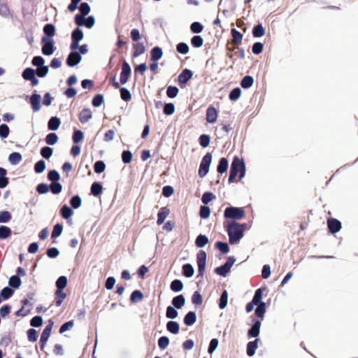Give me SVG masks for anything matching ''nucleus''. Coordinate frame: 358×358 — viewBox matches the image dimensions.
I'll return each instance as SVG.
<instances>
[{
    "label": "nucleus",
    "mask_w": 358,
    "mask_h": 358,
    "mask_svg": "<svg viewBox=\"0 0 358 358\" xmlns=\"http://www.w3.org/2000/svg\"><path fill=\"white\" fill-rule=\"evenodd\" d=\"M224 227L229 236V243L236 244L243 238L247 224H239L236 221H231L228 222Z\"/></svg>",
    "instance_id": "nucleus-1"
},
{
    "label": "nucleus",
    "mask_w": 358,
    "mask_h": 358,
    "mask_svg": "<svg viewBox=\"0 0 358 358\" xmlns=\"http://www.w3.org/2000/svg\"><path fill=\"white\" fill-rule=\"evenodd\" d=\"M239 173V180H241L245 173V166L243 161L240 159L238 157H235L232 161L229 177V182H234L238 180L236 178Z\"/></svg>",
    "instance_id": "nucleus-2"
},
{
    "label": "nucleus",
    "mask_w": 358,
    "mask_h": 358,
    "mask_svg": "<svg viewBox=\"0 0 358 358\" xmlns=\"http://www.w3.org/2000/svg\"><path fill=\"white\" fill-rule=\"evenodd\" d=\"M224 216L227 219L241 220L245 217V210L242 208L228 207L224 210Z\"/></svg>",
    "instance_id": "nucleus-3"
},
{
    "label": "nucleus",
    "mask_w": 358,
    "mask_h": 358,
    "mask_svg": "<svg viewBox=\"0 0 358 358\" xmlns=\"http://www.w3.org/2000/svg\"><path fill=\"white\" fill-rule=\"evenodd\" d=\"M212 161V155L210 152L206 153L201 159L199 169V176L201 178H203L206 176L209 171V167Z\"/></svg>",
    "instance_id": "nucleus-4"
},
{
    "label": "nucleus",
    "mask_w": 358,
    "mask_h": 358,
    "mask_svg": "<svg viewBox=\"0 0 358 358\" xmlns=\"http://www.w3.org/2000/svg\"><path fill=\"white\" fill-rule=\"evenodd\" d=\"M236 259L234 257H229L226 263L221 266L217 267L215 269V272L219 275L225 277L230 271Z\"/></svg>",
    "instance_id": "nucleus-5"
},
{
    "label": "nucleus",
    "mask_w": 358,
    "mask_h": 358,
    "mask_svg": "<svg viewBox=\"0 0 358 358\" xmlns=\"http://www.w3.org/2000/svg\"><path fill=\"white\" fill-rule=\"evenodd\" d=\"M42 43L43 54L48 56L52 55L55 50L53 39L50 37H43Z\"/></svg>",
    "instance_id": "nucleus-6"
},
{
    "label": "nucleus",
    "mask_w": 358,
    "mask_h": 358,
    "mask_svg": "<svg viewBox=\"0 0 358 358\" xmlns=\"http://www.w3.org/2000/svg\"><path fill=\"white\" fill-rule=\"evenodd\" d=\"M206 253L203 250H200L196 255V262L198 266V276L202 277L206 268Z\"/></svg>",
    "instance_id": "nucleus-7"
},
{
    "label": "nucleus",
    "mask_w": 358,
    "mask_h": 358,
    "mask_svg": "<svg viewBox=\"0 0 358 358\" xmlns=\"http://www.w3.org/2000/svg\"><path fill=\"white\" fill-rule=\"evenodd\" d=\"M75 22L78 26H85L90 29L94 25L95 20L93 16H89L87 18H85L83 15H76Z\"/></svg>",
    "instance_id": "nucleus-8"
},
{
    "label": "nucleus",
    "mask_w": 358,
    "mask_h": 358,
    "mask_svg": "<svg viewBox=\"0 0 358 358\" xmlns=\"http://www.w3.org/2000/svg\"><path fill=\"white\" fill-rule=\"evenodd\" d=\"M131 71L129 64L127 62H124L122 64V71L120 77V83L121 85H124L128 81Z\"/></svg>",
    "instance_id": "nucleus-9"
},
{
    "label": "nucleus",
    "mask_w": 358,
    "mask_h": 358,
    "mask_svg": "<svg viewBox=\"0 0 358 358\" xmlns=\"http://www.w3.org/2000/svg\"><path fill=\"white\" fill-rule=\"evenodd\" d=\"M193 76V73L191 70L185 69L182 71L178 77V81L180 85L186 84Z\"/></svg>",
    "instance_id": "nucleus-10"
},
{
    "label": "nucleus",
    "mask_w": 358,
    "mask_h": 358,
    "mask_svg": "<svg viewBox=\"0 0 358 358\" xmlns=\"http://www.w3.org/2000/svg\"><path fill=\"white\" fill-rule=\"evenodd\" d=\"M81 59L82 57L78 52H72L68 56L66 64L69 66L73 67L79 64Z\"/></svg>",
    "instance_id": "nucleus-11"
},
{
    "label": "nucleus",
    "mask_w": 358,
    "mask_h": 358,
    "mask_svg": "<svg viewBox=\"0 0 358 358\" xmlns=\"http://www.w3.org/2000/svg\"><path fill=\"white\" fill-rule=\"evenodd\" d=\"M327 226L329 231L331 234H335L340 231L341 228V223L339 220L335 218H330L327 220Z\"/></svg>",
    "instance_id": "nucleus-12"
},
{
    "label": "nucleus",
    "mask_w": 358,
    "mask_h": 358,
    "mask_svg": "<svg viewBox=\"0 0 358 358\" xmlns=\"http://www.w3.org/2000/svg\"><path fill=\"white\" fill-rule=\"evenodd\" d=\"M52 325H53V322H52L50 320V324L48 326H46V327L44 329V330L41 336V339H40L41 348H43V346L46 344V343L50 337Z\"/></svg>",
    "instance_id": "nucleus-13"
},
{
    "label": "nucleus",
    "mask_w": 358,
    "mask_h": 358,
    "mask_svg": "<svg viewBox=\"0 0 358 358\" xmlns=\"http://www.w3.org/2000/svg\"><path fill=\"white\" fill-rule=\"evenodd\" d=\"M115 78L113 77V87L115 88H120V97L124 101H129L131 99V94L130 92L125 87H120L118 83L114 82Z\"/></svg>",
    "instance_id": "nucleus-14"
},
{
    "label": "nucleus",
    "mask_w": 358,
    "mask_h": 358,
    "mask_svg": "<svg viewBox=\"0 0 358 358\" xmlns=\"http://www.w3.org/2000/svg\"><path fill=\"white\" fill-rule=\"evenodd\" d=\"M217 118V110L212 106L206 110V121L209 123H215Z\"/></svg>",
    "instance_id": "nucleus-15"
},
{
    "label": "nucleus",
    "mask_w": 358,
    "mask_h": 358,
    "mask_svg": "<svg viewBox=\"0 0 358 358\" xmlns=\"http://www.w3.org/2000/svg\"><path fill=\"white\" fill-rule=\"evenodd\" d=\"M261 320H257L254 321L252 327L248 330V336L250 337H257L259 334L261 327Z\"/></svg>",
    "instance_id": "nucleus-16"
},
{
    "label": "nucleus",
    "mask_w": 358,
    "mask_h": 358,
    "mask_svg": "<svg viewBox=\"0 0 358 358\" xmlns=\"http://www.w3.org/2000/svg\"><path fill=\"white\" fill-rule=\"evenodd\" d=\"M41 95L38 94H34L31 98H30V103L31 105V107L33 108V110L35 112H37L41 108Z\"/></svg>",
    "instance_id": "nucleus-17"
},
{
    "label": "nucleus",
    "mask_w": 358,
    "mask_h": 358,
    "mask_svg": "<svg viewBox=\"0 0 358 358\" xmlns=\"http://www.w3.org/2000/svg\"><path fill=\"white\" fill-rule=\"evenodd\" d=\"M170 210L167 207L162 208L157 214V223L158 225H161L164 223L166 217L169 215Z\"/></svg>",
    "instance_id": "nucleus-18"
},
{
    "label": "nucleus",
    "mask_w": 358,
    "mask_h": 358,
    "mask_svg": "<svg viewBox=\"0 0 358 358\" xmlns=\"http://www.w3.org/2000/svg\"><path fill=\"white\" fill-rule=\"evenodd\" d=\"M231 34L233 37L231 45H238L241 43L243 40V34L237 31L236 29H231Z\"/></svg>",
    "instance_id": "nucleus-19"
},
{
    "label": "nucleus",
    "mask_w": 358,
    "mask_h": 358,
    "mask_svg": "<svg viewBox=\"0 0 358 358\" xmlns=\"http://www.w3.org/2000/svg\"><path fill=\"white\" fill-rule=\"evenodd\" d=\"M258 342H259V339L256 338L255 341H250L247 344L246 352H247V355L249 357H252L255 355V351L258 347Z\"/></svg>",
    "instance_id": "nucleus-20"
},
{
    "label": "nucleus",
    "mask_w": 358,
    "mask_h": 358,
    "mask_svg": "<svg viewBox=\"0 0 358 358\" xmlns=\"http://www.w3.org/2000/svg\"><path fill=\"white\" fill-rule=\"evenodd\" d=\"M92 117V113L90 109L85 108L79 114V120L82 123L88 122Z\"/></svg>",
    "instance_id": "nucleus-21"
},
{
    "label": "nucleus",
    "mask_w": 358,
    "mask_h": 358,
    "mask_svg": "<svg viewBox=\"0 0 358 358\" xmlns=\"http://www.w3.org/2000/svg\"><path fill=\"white\" fill-rule=\"evenodd\" d=\"M196 320V313L193 311L188 312L184 317V323L187 326L193 325Z\"/></svg>",
    "instance_id": "nucleus-22"
},
{
    "label": "nucleus",
    "mask_w": 358,
    "mask_h": 358,
    "mask_svg": "<svg viewBox=\"0 0 358 358\" xmlns=\"http://www.w3.org/2000/svg\"><path fill=\"white\" fill-rule=\"evenodd\" d=\"M166 329L171 334H177L180 331L179 324L175 321H169L166 324Z\"/></svg>",
    "instance_id": "nucleus-23"
},
{
    "label": "nucleus",
    "mask_w": 358,
    "mask_h": 358,
    "mask_svg": "<svg viewBox=\"0 0 358 358\" xmlns=\"http://www.w3.org/2000/svg\"><path fill=\"white\" fill-rule=\"evenodd\" d=\"M185 303V299L183 295L180 294L175 296L172 300V304L178 309L181 308Z\"/></svg>",
    "instance_id": "nucleus-24"
},
{
    "label": "nucleus",
    "mask_w": 358,
    "mask_h": 358,
    "mask_svg": "<svg viewBox=\"0 0 358 358\" xmlns=\"http://www.w3.org/2000/svg\"><path fill=\"white\" fill-rule=\"evenodd\" d=\"M134 52L133 57H136L145 52V48L143 43H136L133 45Z\"/></svg>",
    "instance_id": "nucleus-25"
},
{
    "label": "nucleus",
    "mask_w": 358,
    "mask_h": 358,
    "mask_svg": "<svg viewBox=\"0 0 358 358\" xmlns=\"http://www.w3.org/2000/svg\"><path fill=\"white\" fill-rule=\"evenodd\" d=\"M265 34V29L262 24L255 25L252 29V35L255 38H259Z\"/></svg>",
    "instance_id": "nucleus-26"
},
{
    "label": "nucleus",
    "mask_w": 358,
    "mask_h": 358,
    "mask_svg": "<svg viewBox=\"0 0 358 358\" xmlns=\"http://www.w3.org/2000/svg\"><path fill=\"white\" fill-rule=\"evenodd\" d=\"M162 49L159 47H155L151 50V60L157 62L162 57Z\"/></svg>",
    "instance_id": "nucleus-27"
},
{
    "label": "nucleus",
    "mask_w": 358,
    "mask_h": 358,
    "mask_svg": "<svg viewBox=\"0 0 358 358\" xmlns=\"http://www.w3.org/2000/svg\"><path fill=\"white\" fill-rule=\"evenodd\" d=\"M228 169V161L226 158L222 157L220 159L217 171L219 173H224Z\"/></svg>",
    "instance_id": "nucleus-28"
},
{
    "label": "nucleus",
    "mask_w": 358,
    "mask_h": 358,
    "mask_svg": "<svg viewBox=\"0 0 358 358\" xmlns=\"http://www.w3.org/2000/svg\"><path fill=\"white\" fill-rule=\"evenodd\" d=\"M22 155L19 152H13L8 157L9 162L13 165H17L22 161Z\"/></svg>",
    "instance_id": "nucleus-29"
},
{
    "label": "nucleus",
    "mask_w": 358,
    "mask_h": 358,
    "mask_svg": "<svg viewBox=\"0 0 358 358\" xmlns=\"http://www.w3.org/2000/svg\"><path fill=\"white\" fill-rule=\"evenodd\" d=\"M6 170L0 167V188H4L8 183V179L6 177Z\"/></svg>",
    "instance_id": "nucleus-30"
},
{
    "label": "nucleus",
    "mask_w": 358,
    "mask_h": 358,
    "mask_svg": "<svg viewBox=\"0 0 358 358\" xmlns=\"http://www.w3.org/2000/svg\"><path fill=\"white\" fill-rule=\"evenodd\" d=\"M208 243V238L206 236L200 234L195 241V244L198 248H203Z\"/></svg>",
    "instance_id": "nucleus-31"
},
{
    "label": "nucleus",
    "mask_w": 358,
    "mask_h": 358,
    "mask_svg": "<svg viewBox=\"0 0 358 358\" xmlns=\"http://www.w3.org/2000/svg\"><path fill=\"white\" fill-rule=\"evenodd\" d=\"M143 299V294L140 290L134 291L130 296V301L131 303H137L142 301Z\"/></svg>",
    "instance_id": "nucleus-32"
},
{
    "label": "nucleus",
    "mask_w": 358,
    "mask_h": 358,
    "mask_svg": "<svg viewBox=\"0 0 358 358\" xmlns=\"http://www.w3.org/2000/svg\"><path fill=\"white\" fill-rule=\"evenodd\" d=\"M253 83V78L250 76H246L242 79L241 82V85L243 88L248 89L252 87Z\"/></svg>",
    "instance_id": "nucleus-33"
},
{
    "label": "nucleus",
    "mask_w": 358,
    "mask_h": 358,
    "mask_svg": "<svg viewBox=\"0 0 358 358\" xmlns=\"http://www.w3.org/2000/svg\"><path fill=\"white\" fill-rule=\"evenodd\" d=\"M170 287L172 291L178 292L182 289L183 284L181 280L176 279L171 282Z\"/></svg>",
    "instance_id": "nucleus-34"
},
{
    "label": "nucleus",
    "mask_w": 358,
    "mask_h": 358,
    "mask_svg": "<svg viewBox=\"0 0 358 358\" xmlns=\"http://www.w3.org/2000/svg\"><path fill=\"white\" fill-rule=\"evenodd\" d=\"M194 268L190 264H186L182 266V274L185 277H192L194 275Z\"/></svg>",
    "instance_id": "nucleus-35"
},
{
    "label": "nucleus",
    "mask_w": 358,
    "mask_h": 358,
    "mask_svg": "<svg viewBox=\"0 0 358 358\" xmlns=\"http://www.w3.org/2000/svg\"><path fill=\"white\" fill-rule=\"evenodd\" d=\"M60 125V120L57 117H51L48 122V129L50 130H57Z\"/></svg>",
    "instance_id": "nucleus-36"
},
{
    "label": "nucleus",
    "mask_w": 358,
    "mask_h": 358,
    "mask_svg": "<svg viewBox=\"0 0 358 358\" xmlns=\"http://www.w3.org/2000/svg\"><path fill=\"white\" fill-rule=\"evenodd\" d=\"M257 307L255 310V315L263 320L264 314L266 313V303H261L258 305H257Z\"/></svg>",
    "instance_id": "nucleus-37"
},
{
    "label": "nucleus",
    "mask_w": 358,
    "mask_h": 358,
    "mask_svg": "<svg viewBox=\"0 0 358 358\" xmlns=\"http://www.w3.org/2000/svg\"><path fill=\"white\" fill-rule=\"evenodd\" d=\"M56 299H55V304L57 306H60L62 303L63 300L66 298V294L63 292V290L57 289L55 292Z\"/></svg>",
    "instance_id": "nucleus-38"
},
{
    "label": "nucleus",
    "mask_w": 358,
    "mask_h": 358,
    "mask_svg": "<svg viewBox=\"0 0 358 358\" xmlns=\"http://www.w3.org/2000/svg\"><path fill=\"white\" fill-rule=\"evenodd\" d=\"M228 293L227 290H224L220 296L219 301V307L220 309H224L227 304Z\"/></svg>",
    "instance_id": "nucleus-39"
},
{
    "label": "nucleus",
    "mask_w": 358,
    "mask_h": 358,
    "mask_svg": "<svg viewBox=\"0 0 358 358\" xmlns=\"http://www.w3.org/2000/svg\"><path fill=\"white\" fill-rule=\"evenodd\" d=\"M191 44L194 48H200L203 44V39L201 36H194L191 39Z\"/></svg>",
    "instance_id": "nucleus-40"
},
{
    "label": "nucleus",
    "mask_w": 358,
    "mask_h": 358,
    "mask_svg": "<svg viewBox=\"0 0 358 358\" xmlns=\"http://www.w3.org/2000/svg\"><path fill=\"white\" fill-rule=\"evenodd\" d=\"M8 284L11 287L18 288L21 285V280L17 275H13L10 278Z\"/></svg>",
    "instance_id": "nucleus-41"
},
{
    "label": "nucleus",
    "mask_w": 358,
    "mask_h": 358,
    "mask_svg": "<svg viewBox=\"0 0 358 358\" xmlns=\"http://www.w3.org/2000/svg\"><path fill=\"white\" fill-rule=\"evenodd\" d=\"M202 302L203 298L201 294L198 291L194 292L192 296V303L195 306H199Z\"/></svg>",
    "instance_id": "nucleus-42"
},
{
    "label": "nucleus",
    "mask_w": 358,
    "mask_h": 358,
    "mask_svg": "<svg viewBox=\"0 0 358 358\" xmlns=\"http://www.w3.org/2000/svg\"><path fill=\"white\" fill-rule=\"evenodd\" d=\"M241 94V90L239 87L233 89L229 93V98L231 101H236L239 99Z\"/></svg>",
    "instance_id": "nucleus-43"
},
{
    "label": "nucleus",
    "mask_w": 358,
    "mask_h": 358,
    "mask_svg": "<svg viewBox=\"0 0 358 358\" xmlns=\"http://www.w3.org/2000/svg\"><path fill=\"white\" fill-rule=\"evenodd\" d=\"M262 289L259 288L255 291V293L252 298V301H253V303H255V305H258L261 303H263L262 301Z\"/></svg>",
    "instance_id": "nucleus-44"
},
{
    "label": "nucleus",
    "mask_w": 358,
    "mask_h": 358,
    "mask_svg": "<svg viewBox=\"0 0 358 358\" xmlns=\"http://www.w3.org/2000/svg\"><path fill=\"white\" fill-rule=\"evenodd\" d=\"M35 76V71L31 68H27L22 73V77L24 80H30Z\"/></svg>",
    "instance_id": "nucleus-45"
},
{
    "label": "nucleus",
    "mask_w": 358,
    "mask_h": 358,
    "mask_svg": "<svg viewBox=\"0 0 358 358\" xmlns=\"http://www.w3.org/2000/svg\"><path fill=\"white\" fill-rule=\"evenodd\" d=\"M61 214L64 219H69L72 216L73 210L70 207L64 205L61 209Z\"/></svg>",
    "instance_id": "nucleus-46"
},
{
    "label": "nucleus",
    "mask_w": 358,
    "mask_h": 358,
    "mask_svg": "<svg viewBox=\"0 0 358 358\" xmlns=\"http://www.w3.org/2000/svg\"><path fill=\"white\" fill-rule=\"evenodd\" d=\"M58 141V136L55 133H50L47 135L45 138V142L48 145H53Z\"/></svg>",
    "instance_id": "nucleus-47"
},
{
    "label": "nucleus",
    "mask_w": 358,
    "mask_h": 358,
    "mask_svg": "<svg viewBox=\"0 0 358 358\" xmlns=\"http://www.w3.org/2000/svg\"><path fill=\"white\" fill-rule=\"evenodd\" d=\"M203 29V26L199 22H194L190 25V30L194 34H199Z\"/></svg>",
    "instance_id": "nucleus-48"
},
{
    "label": "nucleus",
    "mask_w": 358,
    "mask_h": 358,
    "mask_svg": "<svg viewBox=\"0 0 358 358\" xmlns=\"http://www.w3.org/2000/svg\"><path fill=\"white\" fill-rule=\"evenodd\" d=\"M178 92L179 90L178 89V87L175 86H169L167 87L166 95L169 98H175L176 96H177Z\"/></svg>",
    "instance_id": "nucleus-49"
},
{
    "label": "nucleus",
    "mask_w": 358,
    "mask_h": 358,
    "mask_svg": "<svg viewBox=\"0 0 358 358\" xmlns=\"http://www.w3.org/2000/svg\"><path fill=\"white\" fill-rule=\"evenodd\" d=\"M67 285V278L65 276H60L56 281L57 289L63 290Z\"/></svg>",
    "instance_id": "nucleus-50"
},
{
    "label": "nucleus",
    "mask_w": 358,
    "mask_h": 358,
    "mask_svg": "<svg viewBox=\"0 0 358 358\" xmlns=\"http://www.w3.org/2000/svg\"><path fill=\"white\" fill-rule=\"evenodd\" d=\"M215 248L220 250L223 254H226L229 251V247L226 243L217 241L215 243Z\"/></svg>",
    "instance_id": "nucleus-51"
},
{
    "label": "nucleus",
    "mask_w": 358,
    "mask_h": 358,
    "mask_svg": "<svg viewBox=\"0 0 358 358\" xmlns=\"http://www.w3.org/2000/svg\"><path fill=\"white\" fill-rule=\"evenodd\" d=\"M44 33L47 35L46 37L53 36L55 33V27L51 24H47L43 28Z\"/></svg>",
    "instance_id": "nucleus-52"
},
{
    "label": "nucleus",
    "mask_w": 358,
    "mask_h": 358,
    "mask_svg": "<svg viewBox=\"0 0 358 358\" xmlns=\"http://www.w3.org/2000/svg\"><path fill=\"white\" fill-rule=\"evenodd\" d=\"M11 234V230L10 228L6 226L0 227V238L4 239L10 236Z\"/></svg>",
    "instance_id": "nucleus-53"
},
{
    "label": "nucleus",
    "mask_w": 358,
    "mask_h": 358,
    "mask_svg": "<svg viewBox=\"0 0 358 358\" xmlns=\"http://www.w3.org/2000/svg\"><path fill=\"white\" fill-rule=\"evenodd\" d=\"M178 311L172 306H168L166 308V316L169 319H174L178 317Z\"/></svg>",
    "instance_id": "nucleus-54"
},
{
    "label": "nucleus",
    "mask_w": 358,
    "mask_h": 358,
    "mask_svg": "<svg viewBox=\"0 0 358 358\" xmlns=\"http://www.w3.org/2000/svg\"><path fill=\"white\" fill-rule=\"evenodd\" d=\"M102 191V186L99 182H94L91 187V192L94 196H99Z\"/></svg>",
    "instance_id": "nucleus-55"
},
{
    "label": "nucleus",
    "mask_w": 358,
    "mask_h": 358,
    "mask_svg": "<svg viewBox=\"0 0 358 358\" xmlns=\"http://www.w3.org/2000/svg\"><path fill=\"white\" fill-rule=\"evenodd\" d=\"M169 344V338L166 336H162L158 340V345L161 350L166 349Z\"/></svg>",
    "instance_id": "nucleus-56"
},
{
    "label": "nucleus",
    "mask_w": 358,
    "mask_h": 358,
    "mask_svg": "<svg viewBox=\"0 0 358 358\" xmlns=\"http://www.w3.org/2000/svg\"><path fill=\"white\" fill-rule=\"evenodd\" d=\"M210 141V136L207 134H202L199 137V143L203 148L208 147L209 145Z\"/></svg>",
    "instance_id": "nucleus-57"
},
{
    "label": "nucleus",
    "mask_w": 358,
    "mask_h": 358,
    "mask_svg": "<svg viewBox=\"0 0 358 358\" xmlns=\"http://www.w3.org/2000/svg\"><path fill=\"white\" fill-rule=\"evenodd\" d=\"M210 209L206 206H201L200 208L199 215L203 219H206L210 216Z\"/></svg>",
    "instance_id": "nucleus-58"
},
{
    "label": "nucleus",
    "mask_w": 358,
    "mask_h": 358,
    "mask_svg": "<svg viewBox=\"0 0 358 358\" xmlns=\"http://www.w3.org/2000/svg\"><path fill=\"white\" fill-rule=\"evenodd\" d=\"M176 50L180 54H187L189 52V46L185 43H179L176 45Z\"/></svg>",
    "instance_id": "nucleus-59"
},
{
    "label": "nucleus",
    "mask_w": 358,
    "mask_h": 358,
    "mask_svg": "<svg viewBox=\"0 0 358 358\" xmlns=\"http://www.w3.org/2000/svg\"><path fill=\"white\" fill-rule=\"evenodd\" d=\"M264 49L263 43L260 42H256L253 44L252 47V51L255 55H259L262 52Z\"/></svg>",
    "instance_id": "nucleus-60"
},
{
    "label": "nucleus",
    "mask_w": 358,
    "mask_h": 358,
    "mask_svg": "<svg viewBox=\"0 0 358 358\" xmlns=\"http://www.w3.org/2000/svg\"><path fill=\"white\" fill-rule=\"evenodd\" d=\"M62 230L63 227L62 224H57L56 225H55L51 235L52 238H55L59 237L61 235Z\"/></svg>",
    "instance_id": "nucleus-61"
},
{
    "label": "nucleus",
    "mask_w": 358,
    "mask_h": 358,
    "mask_svg": "<svg viewBox=\"0 0 358 358\" xmlns=\"http://www.w3.org/2000/svg\"><path fill=\"white\" fill-rule=\"evenodd\" d=\"M83 38V33L81 29H76L72 33V41H80Z\"/></svg>",
    "instance_id": "nucleus-62"
},
{
    "label": "nucleus",
    "mask_w": 358,
    "mask_h": 358,
    "mask_svg": "<svg viewBox=\"0 0 358 358\" xmlns=\"http://www.w3.org/2000/svg\"><path fill=\"white\" fill-rule=\"evenodd\" d=\"M79 10L81 14L80 15H83L85 17L87 15L90 11V5L87 3H82L79 7Z\"/></svg>",
    "instance_id": "nucleus-63"
},
{
    "label": "nucleus",
    "mask_w": 358,
    "mask_h": 358,
    "mask_svg": "<svg viewBox=\"0 0 358 358\" xmlns=\"http://www.w3.org/2000/svg\"><path fill=\"white\" fill-rule=\"evenodd\" d=\"M45 169V162L43 160L37 162L34 166V171L37 173H42Z\"/></svg>",
    "instance_id": "nucleus-64"
}]
</instances>
